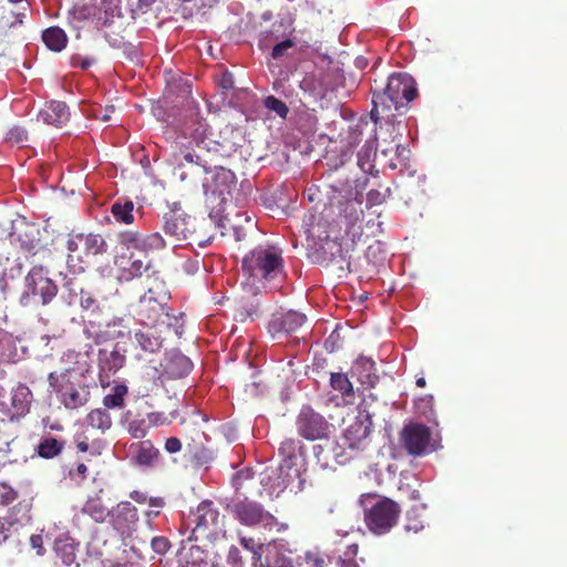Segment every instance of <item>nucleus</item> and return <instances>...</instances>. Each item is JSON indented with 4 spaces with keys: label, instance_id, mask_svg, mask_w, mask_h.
I'll use <instances>...</instances> for the list:
<instances>
[{
    "label": "nucleus",
    "instance_id": "1",
    "mask_svg": "<svg viewBox=\"0 0 567 567\" xmlns=\"http://www.w3.org/2000/svg\"><path fill=\"white\" fill-rule=\"evenodd\" d=\"M207 123L199 113L190 110L188 117L183 124L181 141L173 145V157L178 167L197 166L204 174H208L214 164L210 144L214 141H206Z\"/></svg>",
    "mask_w": 567,
    "mask_h": 567
},
{
    "label": "nucleus",
    "instance_id": "2",
    "mask_svg": "<svg viewBox=\"0 0 567 567\" xmlns=\"http://www.w3.org/2000/svg\"><path fill=\"white\" fill-rule=\"evenodd\" d=\"M414 79L406 73H393L385 87L372 91L371 120L377 124L381 118L391 121L416 97Z\"/></svg>",
    "mask_w": 567,
    "mask_h": 567
},
{
    "label": "nucleus",
    "instance_id": "3",
    "mask_svg": "<svg viewBox=\"0 0 567 567\" xmlns=\"http://www.w3.org/2000/svg\"><path fill=\"white\" fill-rule=\"evenodd\" d=\"M241 271L251 284L282 278L285 272L281 250L270 245L254 248L244 256Z\"/></svg>",
    "mask_w": 567,
    "mask_h": 567
},
{
    "label": "nucleus",
    "instance_id": "4",
    "mask_svg": "<svg viewBox=\"0 0 567 567\" xmlns=\"http://www.w3.org/2000/svg\"><path fill=\"white\" fill-rule=\"evenodd\" d=\"M400 513L398 503L391 498L381 497L364 507V523L372 534L384 535L398 524Z\"/></svg>",
    "mask_w": 567,
    "mask_h": 567
},
{
    "label": "nucleus",
    "instance_id": "5",
    "mask_svg": "<svg viewBox=\"0 0 567 567\" xmlns=\"http://www.w3.org/2000/svg\"><path fill=\"white\" fill-rule=\"evenodd\" d=\"M168 299L169 295L167 291L161 290L156 292L153 288H148L138 302L137 315L141 322L148 327H156L169 320Z\"/></svg>",
    "mask_w": 567,
    "mask_h": 567
},
{
    "label": "nucleus",
    "instance_id": "6",
    "mask_svg": "<svg viewBox=\"0 0 567 567\" xmlns=\"http://www.w3.org/2000/svg\"><path fill=\"white\" fill-rule=\"evenodd\" d=\"M124 363L125 355L116 348H104L99 351V381L103 389L127 390L126 381L117 374Z\"/></svg>",
    "mask_w": 567,
    "mask_h": 567
},
{
    "label": "nucleus",
    "instance_id": "7",
    "mask_svg": "<svg viewBox=\"0 0 567 567\" xmlns=\"http://www.w3.org/2000/svg\"><path fill=\"white\" fill-rule=\"evenodd\" d=\"M66 247L69 258L84 262L91 256L103 255L107 251V243L100 234L72 233L69 236Z\"/></svg>",
    "mask_w": 567,
    "mask_h": 567
},
{
    "label": "nucleus",
    "instance_id": "8",
    "mask_svg": "<svg viewBox=\"0 0 567 567\" xmlns=\"http://www.w3.org/2000/svg\"><path fill=\"white\" fill-rule=\"evenodd\" d=\"M162 372L155 378V386H166V382L179 380L189 374L193 370L192 361L178 350H172L167 352L161 363ZM157 370L154 368V373Z\"/></svg>",
    "mask_w": 567,
    "mask_h": 567
},
{
    "label": "nucleus",
    "instance_id": "9",
    "mask_svg": "<svg viewBox=\"0 0 567 567\" xmlns=\"http://www.w3.org/2000/svg\"><path fill=\"white\" fill-rule=\"evenodd\" d=\"M328 421L310 405H303L297 417V431L308 441L322 440L329 434Z\"/></svg>",
    "mask_w": 567,
    "mask_h": 567
},
{
    "label": "nucleus",
    "instance_id": "10",
    "mask_svg": "<svg viewBox=\"0 0 567 567\" xmlns=\"http://www.w3.org/2000/svg\"><path fill=\"white\" fill-rule=\"evenodd\" d=\"M431 430L420 423L406 424L400 433V444L411 456L417 457L427 453Z\"/></svg>",
    "mask_w": 567,
    "mask_h": 567
},
{
    "label": "nucleus",
    "instance_id": "11",
    "mask_svg": "<svg viewBox=\"0 0 567 567\" xmlns=\"http://www.w3.org/2000/svg\"><path fill=\"white\" fill-rule=\"evenodd\" d=\"M144 403L153 410L146 414L150 422L154 423L155 425L171 423L174 419L177 417L178 409L182 405L176 393L168 395L167 392H156L155 395L152 396L151 403L148 401H145Z\"/></svg>",
    "mask_w": 567,
    "mask_h": 567
},
{
    "label": "nucleus",
    "instance_id": "12",
    "mask_svg": "<svg viewBox=\"0 0 567 567\" xmlns=\"http://www.w3.org/2000/svg\"><path fill=\"white\" fill-rule=\"evenodd\" d=\"M350 374L357 381V390L363 388L365 390L375 388L378 384L389 386L393 382V378L388 374L379 375L375 373V363L370 358H358L351 369Z\"/></svg>",
    "mask_w": 567,
    "mask_h": 567
},
{
    "label": "nucleus",
    "instance_id": "13",
    "mask_svg": "<svg viewBox=\"0 0 567 567\" xmlns=\"http://www.w3.org/2000/svg\"><path fill=\"white\" fill-rule=\"evenodd\" d=\"M118 243L126 249H137L145 254L161 250L166 247V240L159 233L142 234L134 230H124L118 234Z\"/></svg>",
    "mask_w": 567,
    "mask_h": 567
},
{
    "label": "nucleus",
    "instance_id": "14",
    "mask_svg": "<svg viewBox=\"0 0 567 567\" xmlns=\"http://www.w3.org/2000/svg\"><path fill=\"white\" fill-rule=\"evenodd\" d=\"M372 421L369 414H360L347 426L343 432V446L350 450L363 451L369 445V435L371 433Z\"/></svg>",
    "mask_w": 567,
    "mask_h": 567
},
{
    "label": "nucleus",
    "instance_id": "15",
    "mask_svg": "<svg viewBox=\"0 0 567 567\" xmlns=\"http://www.w3.org/2000/svg\"><path fill=\"white\" fill-rule=\"evenodd\" d=\"M32 392H0V412L10 420L25 415L31 406Z\"/></svg>",
    "mask_w": 567,
    "mask_h": 567
},
{
    "label": "nucleus",
    "instance_id": "16",
    "mask_svg": "<svg viewBox=\"0 0 567 567\" xmlns=\"http://www.w3.org/2000/svg\"><path fill=\"white\" fill-rule=\"evenodd\" d=\"M110 523L122 536H130L138 522L137 509L130 502H121L111 511Z\"/></svg>",
    "mask_w": 567,
    "mask_h": 567
},
{
    "label": "nucleus",
    "instance_id": "17",
    "mask_svg": "<svg viewBox=\"0 0 567 567\" xmlns=\"http://www.w3.org/2000/svg\"><path fill=\"white\" fill-rule=\"evenodd\" d=\"M234 514L237 519L247 526H255L272 519V515L265 511L261 504L244 498L234 504Z\"/></svg>",
    "mask_w": 567,
    "mask_h": 567
},
{
    "label": "nucleus",
    "instance_id": "18",
    "mask_svg": "<svg viewBox=\"0 0 567 567\" xmlns=\"http://www.w3.org/2000/svg\"><path fill=\"white\" fill-rule=\"evenodd\" d=\"M192 520L195 524L193 534L216 533L219 528V512L213 502L204 501L198 505L196 512L193 513Z\"/></svg>",
    "mask_w": 567,
    "mask_h": 567
},
{
    "label": "nucleus",
    "instance_id": "19",
    "mask_svg": "<svg viewBox=\"0 0 567 567\" xmlns=\"http://www.w3.org/2000/svg\"><path fill=\"white\" fill-rule=\"evenodd\" d=\"M307 317L298 311L289 310L276 313L269 322V331L272 333L291 334L297 332L306 322Z\"/></svg>",
    "mask_w": 567,
    "mask_h": 567
},
{
    "label": "nucleus",
    "instance_id": "20",
    "mask_svg": "<svg viewBox=\"0 0 567 567\" xmlns=\"http://www.w3.org/2000/svg\"><path fill=\"white\" fill-rule=\"evenodd\" d=\"M39 115L44 123L61 126L70 118L68 105L62 101H50L40 110Z\"/></svg>",
    "mask_w": 567,
    "mask_h": 567
},
{
    "label": "nucleus",
    "instance_id": "21",
    "mask_svg": "<svg viewBox=\"0 0 567 567\" xmlns=\"http://www.w3.org/2000/svg\"><path fill=\"white\" fill-rule=\"evenodd\" d=\"M163 231L171 239V244L176 246L178 241L187 238V223L174 213L166 214L164 216Z\"/></svg>",
    "mask_w": 567,
    "mask_h": 567
},
{
    "label": "nucleus",
    "instance_id": "22",
    "mask_svg": "<svg viewBox=\"0 0 567 567\" xmlns=\"http://www.w3.org/2000/svg\"><path fill=\"white\" fill-rule=\"evenodd\" d=\"M361 205V200L357 198H350L344 203H340L339 217L343 219L347 233H350L362 220L363 209Z\"/></svg>",
    "mask_w": 567,
    "mask_h": 567
},
{
    "label": "nucleus",
    "instance_id": "23",
    "mask_svg": "<svg viewBox=\"0 0 567 567\" xmlns=\"http://www.w3.org/2000/svg\"><path fill=\"white\" fill-rule=\"evenodd\" d=\"M42 41L49 50L60 52L66 47L68 37L61 28L51 27L42 32Z\"/></svg>",
    "mask_w": 567,
    "mask_h": 567
},
{
    "label": "nucleus",
    "instance_id": "24",
    "mask_svg": "<svg viewBox=\"0 0 567 567\" xmlns=\"http://www.w3.org/2000/svg\"><path fill=\"white\" fill-rule=\"evenodd\" d=\"M32 498L30 499H23L19 502L10 513V519L12 522V525H31L32 524Z\"/></svg>",
    "mask_w": 567,
    "mask_h": 567
},
{
    "label": "nucleus",
    "instance_id": "25",
    "mask_svg": "<svg viewBox=\"0 0 567 567\" xmlns=\"http://www.w3.org/2000/svg\"><path fill=\"white\" fill-rule=\"evenodd\" d=\"M82 513L89 515L96 523H103L111 511L104 505L100 496L90 497L82 507Z\"/></svg>",
    "mask_w": 567,
    "mask_h": 567
},
{
    "label": "nucleus",
    "instance_id": "26",
    "mask_svg": "<svg viewBox=\"0 0 567 567\" xmlns=\"http://www.w3.org/2000/svg\"><path fill=\"white\" fill-rule=\"evenodd\" d=\"M134 204L132 200L115 202L111 207V214L115 221L130 225L134 221Z\"/></svg>",
    "mask_w": 567,
    "mask_h": 567
},
{
    "label": "nucleus",
    "instance_id": "27",
    "mask_svg": "<svg viewBox=\"0 0 567 567\" xmlns=\"http://www.w3.org/2000/svg\"><path fill=\"white\" fill-rule=\"evenodd\" d=\"M90 427L105 432L112 425V419L105 409H94L86 415Z\"/></svg>",
    "mask_w": 567,
    "mask_h": 567
},
{
    "label": "nucleus",
    "instance_id": "28",
    "mask_svg": "<svg viewBox=\"0 0 567 567\" xmlns=\"http://www.w3.org/2000/svg\"><path fill=\"white\" fill-rule=\"evenodd\" d=\"M76 374L73 369H65L58 373L56 371L49 373L50 385L58 390H74L72 377Z\"/></svg>",
    "mask_w": 567,
    "mask_h": 567
},
{
    "label": "nucleus",
    "instance_id": "29",
    "mask_svg": "<svg viewBox=\"0 0 567 567\" xmlns=\"http://www.w3.org/2000/svg\"><path fill=\"white\" fill-rule=\"evenodd\" d=\"M64 447V442L59 441L54 437H44L40 444H38V456L44 458H52L59 455Z\"/></svg>",
    "mask_w": 567,
    "mask_h": 567
},
{
    "label": "nucleus",
    "instance_id": "30",
    "mask_svg": "<svg viewBox=\"0 0 567 567\" xmlns=\"http://www.w3.org/2000/svg\"><path fill=\"white\" fill-rule=\"evenodd\" d=\"M135 341L146 352L154 353L162 347V339L151 331H138L135 333Z\"/></svg>",
    "mask_w": 567,
    "mask_h": 567
},
{
    "label": "nucleus",
    "instance_id": "31",
    "mask_svg": "<svg viewBox=\"0 0 567 567\" xmlns=\"http://www.w3.org/2000/svg\"><path fill=\"white\" fill-rule=\"evenodd\" d=\"M159 451L155 449L151 442H142L135 454V461L140 465H152L157 461Z\"/></svg>",
    "mask_w": 567,
    "mask_h": 567
},
{
    "label": "nucleus",
    "instance_id": "32",
    "mask_svg": "<svg viewBox=\"0 0 567 567\" xmlns=\"http://www.w3.org/2000/svg\"><path fill=\"white\" fill-rule=\"evenodd\" d=\"M90 399V392H61L60 401L68 409H78Z\"/></svg>",
    "mask_w": 567,
    "mask_h": 567
},
{
    "label": "nucleus",
    "instance_id": "33",
    "mask_svg": "<svg viewBox=\"0 0 567 567\" xmlns=\"http://www.w3.org/2000/svg\"><path fill=\"white\" fill-rule=\"evenodd\" d=\"M330 385L333 390H354L355 383L350 372H334L330 375Z\"/></svg>",
    "mask_w": 567,
    "mask_h": 567
},
{
    "label": "nucleus",
    "instance_id": "34",
    "mask_svg": "<svg viewBox=\"0 0 567 567\" xmlns=\"http://www.w3.org/2000/svg\"><path fill=\"white\" fill-rule=\"evenodd\" d=\"M357 392H338L337 394L323 399L326 406H346V405H354L355 404V395Z\"/></svg>",
    "mask_w": 567,
    "mask_h": 567
},
{
    "label": "nucleus",
    "instance_id": "35",
    "mask_svg": "<svg viewBox=\"0 0 567 567\" xmlns=\"http://www.w3.org/2000/svg\"><path fill=\"white\" fill-rule=\"evenodd\" d=\"M300 563L301 567H327L328 561L326 559V555L321 554L318 550H308L305 553Z\"/></svg>",
    "mask_w": 567,
    "mask_h": 567
},
{
    "label": "nucleus",
    "instance_id": "36",
    "mask_svg": "<svg viewBox=\"0 0 567 567\" xmlns=\"http://www.w3.org/2000/svg\"><path fill=\"white\" fill-rule=\"evenodd\" d=\"M38 289L40 290L42 302L44 305L51 301L58 292L56 286L48 278L38 279Z\"/></svg>",
    "mask_w": 567,
    "mask_h": 567
},
{
    "label": "nucleus",
    "instance_id": "37",
    "mask_svg": "<svg viewBox=\"0 0 567 567\" xmlns=\"http://www.w3.org/2000/svg\"><path fill=\"white\" fill-rule=\"evenodd\" d=\"M152 270L151 261H143L141 259L132 260L130 267L126 271L130 275V278L142 277L144 274H147V277H151L148 274Z\"/></svg>",
    "mask_w": 567,
    "mask_h": 567
},
{
    "label": "nucleus",
    "instance_id": "38",
    "mask_svg": "<svg viewBox=\"0 0 567 567\" xmlns=\"http://www.w3.org/2000/svg\"><path fill=\"white\" fill-rule=\"evenodd\" d=\"M155 2L156 0H127L132 18L135 19L138 16L145 14Z\"/></svg>",
    "mask_w": 567,
    "mask_h": 567
},
{
    "label": "nucleus",
    "instance_id": "39",
    "mask_svg": "<svg viewBox=\"0 0 567 567\" xmlns=\"http://www.w3.org/2000/svg\"><path fill=\"white\" fill-rule=\"evenodd\" d=\"M237 217H238L237 223H230L229 219L227 221L230 224L229 227L233 229V235H234L235 239L237 241H241L246 238L247 233H246V229L240 225V221L244 220V221L250 224L251 226H255V224L252 223L250 216H248L246 213H244L243 215H238Z\"/></svg>",
    "mask_w": 567,
    "mask_h": 567
},
{
    "label": "nucleus",
    "instance_id": "40",
    "mask_svg": "<svg viewBox=\"0 0 567 567\" xmlns=\"http://www.w3.org/2000/svg\"><path fill=\"white\" fill-rule=\"evenodd\" d=\"M265 106L275 112L278 116H280L281 118H285L289 112V109L288 106L286 105L285 102H282L281 100L275 97V96H268L266 97L265 100Z\"/></svg>",
    "mask_w": 567,
    "mask_h": 567
},
{
    "label": "nucleus",
    "instance_id": "41",
    "mask_svg": "<svg viewBox=\"0 0 567 567\" xmlns=\"http://www.w3.org/2000/svg\"><path fill=\"white\" fill-rule=\"evenodd\" d=\"M79 303L85 311L94 312L99 309V303L95 297L90 291L82 288H80Z\"/></svg>",
    "mask_w": 567,
    "mask_h": 567
},
{
    "label": "nucleus",
    "instance_id": "42",
    "mask_svg": "<svg viewBox=\"0 0 567 567\" xmlns=\"http://www.w3.org/2000/svg\"><path fill=\"white\" fill-rule=\"evenodd\" d=\"M390 195V188H385L384 192L378 189H371L367 194V206H378L385 202L386 197Z\"/></svg>",
    "mask_w": 567,
    "mask_h": 567
},
{
    "label": "nucleus",
    "instance_id": "43",
    "mask_svg": "<svg viewBox=\"0 0 567 567\" xmlns=\"http://www.w3.org/2000/svg\"><path fill=\"white\" fill-rule=\"evenodd\" d=\"M295 47V42L290 39H286L276 43L271 51V58L278 60L288 54V51Z\"/></svg>",
    "mask_w": 567,
    "mask_h": 567
},
{
    "label": "nucleus",
    "instance_id": "44",
    "mask_svg": "<svg viewBox=\"0 0 567 567\" xmlns=\"http://www.w3.org/2000/svg\"><path fill=\"white\" fill-rule=\"evenodd\" d=\"M128 392H114L104 396L103 404L106 409L122 408L124 405V395Z\"/></svg>",
    "mask_w": 567,
    "mask_h": 567
},
{
    "label": "nucleus",
    "instance_id": "45",
    "mask_svg": "<svg viewBox=\"0 0 567 567\" xmlns=\"http://www.w3.org/2000/svg\"><path fill=\"white\" fill-rule=\"evenodd\" d=\"M19 225L20 226H24L25 225V221H24V218L20 221H18V224H16L13 226L14 228V234H17L18 236V239L21 241L22 246H24L28 250L32 249L33 246H34V239H33V236L32 234L29 235L28 233H24L22 234L20 230H19Z\"/></svg>",
    "mask_w": 567,
    "mask_h": 567
},
{
    "label": "nucleus",
    "instance_id": "46",
    "mask_svg": "<svg viewBox=\"0 0 567 567\" xmlns=\"http://www.w3.org/2000/svg\"><path fill=\"white\" fill-rule=\"evenodd\" d=\"M17 498L16 491L6 483H0V504L6 506Z\"/></svg>",
    "mask_w": 567,
    "mask_h": 567
},
{
    "label": "nucleus",
    "instance_id": "47",
    "mask_svg": "<svg viewBox=\"0 0 567 567\" xmlns=\"http://www.w3.org/2000/svg\"><path fill=\"white\" fill-rule=\"evenodd\" d=\"M324 250L330 251V259L334 260L337 258L344 259L343 251L341 245L336 240H327L323 246Z\"/></svg>",
    "mask_w": 567,
    "mask_h": 567
},
{
    "label": "nucleus",
    "instance_id": "48",
    "mask_svg": "<svg viewBox=\"0 0 567 567\" xmlns=\"http://www.w3.org/2000/svg\"><path fill=\"white\" fill-rule=\"evenodd\" d=\"M169 547H171V544H169L168 539L165 537H154L152 539V548L157 554L163 555V554L167 553Z\"/></svg>",
    "mask_w": 567,
    "mask_h": 567
},
{
    "label": "nucleus",
    "instance_id": "49",
    "mask_svg": "<svg viewBox=\"0 0 567 567\" xmlns=\"http://www.w3.org/2000/svg\"><path fill=\"white\" fill-rule=\"evenodd\" d=\"M296 441L292 439H287L284 442H281L279 452L287 456L288 458H291L295 455L296 452Z\"/></svg>",
    "mask_w": 567,
    "mask_h": 567
},
{
    "label": "nucleus",
    "instance_id": "50",
    "mask_svg": "<svg viewBox=\"0 0 567 567\" xmlns=\"http://www.w3.org/2000/svg\"><path fill=\"white\" fill-rule=\"evenodd\" d=\"M70 63L73 68H81L82 70H85L92 65L93 61L80 54H73L70 59Z\"/></svg>",
    "mask_w": 567,
    "mask_h": 567
},
{
    "label": "nucleus",
    "instance_id": "51",
    "mask_svg": "<svg viewBox=\"0 0 567 567\" xmlns=\"http://www.w3.org/2000/svg\"><path fill=\"white\" fill-rule=\"evenodd\" d=\"M359 546L358 544H350L346 547L343 553V557L340 558L341 565L347 564L348 561H355L354 558L358 555Z\"/></svg>",
    "mask_w": 567,
    "mask_h": 567
},
{
    "label": "nucleus",
    "instance_id": "52",
    "mask_svg": "<svg viewBox=\"0 0 567 567\" xmlns=\"http://www.w3.org/2000/svg\"><path fill=\"white\" fill-rule=\"evenodd\" d=\"M12 522L7 517L0 516V542H4L8 539L10 535V529L12 527Z\"/></svg>",
    "mask_w": 567,
    "mask_h": 567
},
{
    "label": "nucleus",
    "instance_id": "53",
    "mask_svg": "<svg viewBox=\"0 0 567 567\" xmlns=\"http://www.w3.org/2000/svg\"><path fill=\"white\" fill-rule=\"evenodd\" d=\"M8 140L14 143H22L27 140V132L22 128L14 127L8 133Z\"/></svg>",
    "mask_w": 567,
    "mask_h": 567
},
{
    "label": "nucleus",
    "instance_id": "54",
    "mask_svg": "<svg viewBox=\"0 0 567 567\" xmlns=\"http://www.w3.org/2000/svg\"><path fill=\"white\" fill-rule=\"evenodd\" d=\"M182 449V442L177 437H169L165 442V450L168 453H177Z\"/></svg>",
    "mask_w": 567,
    "mask_h": 567
},
{
    "label": "nucleus",
    "instance_id": "55",
    "mask_svg": "<svg viewBox=\"0 0 567 567\" xmlns=\"http://www.w3.org/2000/svg\"><path fill=\"white\" fill-rule=\"evenodd\" d=\"M405 528L408 530H413V532L416 533V532H419L420 529L423 528V525H422V522L419 518H416V517L412 518L411 517V513L409 512L408 513V523L405 525Z\"/></svg>",
    "mask_w": 567,
    "mask_h": 567
},
{
    "label": "nucleus",
    "instance_id": "56",
    "mask_svg": "<svg viewBox=\"0 0 567 567\" xmlns=\"http://www.w3.org/2000/svg\"><path fill=\"white\" fill-rule=\"evenodd\" d=\"M252 378V383L251 385L254 388H261V386H266V383H265V378H264V373L262 371H255L251 375Z\"/></svg>",
    "mask_w": 567,
    "mask_h": 567
},
{
    "label": "nucleus",
    "instance_id": "57",
    "mask_svg": "<svg viewBox=\"0 0 567 567\" xmlns=\"http://www.w3.org/2000/svg\"><path fill=\"white\" fill-rule=\"evenodd\" d=\"M240 544L244 548H246L252 553H256V542L254 538L241 537Z\"/></svg>",
    "mask_w": 567,
    "mask_h": 567
},
{
    "label": "nucleus",
    "instance_id": "58",
    "mask_svg": "<svg viewBox=\"0 0 567 567\" xmlns=\"http://www.w3.org/2000/svg\"><path fill=\"white\" fill-rule=\"evenodd\" d=\"M233 78L230 74H223L219 84L223 89L229 90L233 87Z\"/></svg>",
    "mask_w": 567,
    "mask_h": 567
},
{
    "label": "nucleus",
    "instance_id": "59",
    "mask_svg": "<svg viewBox=\"0 0 567 567\" xmlns=\"http://www.w3.org/2000/svg\"><path fill=\"white\" fill-rule=\"evenodd\" d=\"M130 496H131L132 499H134L135 502H137L140 504H144L147 501L146 495L144 493H142V492H138V491L132 492Z\"/></svg>",
    "mask_w": 567,
    "mask_h": 567
},
{
    "label": "nucleus",
    "instance_id": "60",
    "mask_svg": "<svg viewBox=\"0 0 567 567\" xmlns=\"http://www.w3.org/2000/svg\"><path fill=\"white\" fill-rule=\"evenodd\" d=\"M130 432L136 439L143 437L145 435V431L140 427H134L133 423L130 424Z\"/></svg>",
    "mask_w": 567,
    "mask_h": 567
},
{
    "label": "nucleus",
    "instance_id": "61",
    "mask_svg": "<svg viewBox=\"0 0 567 567\" xmlns=\"http://www.w3.org/2000/svg\"><path fill=\"white\" fill-rule=\"evenodd\" d=\"M75 473L78 476H80L82 480H84L86 477V473H87V467L85 464L81 463L78 465L76 470H75Z\"/></svg>",
    "mask_w": 567,
    "mask_h": 567
},
{
    "label": "nucleus",
    "instance_id": "62",
    "mask_svg": "<svg viewBox=\"0 0 567 567\" xmlns=\"http://www.w3.org/2000/svg\"><path fill=\"white\" fill-rule=\"evenodd\" d=\"M43 230H44V233H47V234H48V238H43V237L41 236L40 238H38V241H44V243H43V246H48L49 240H50V241H52V243L54 241L55 234H54V231H53V233H52V235H50V234H49V231L47 230V227H44V229H43Z\"/></svg>",
    "mask_w": 567,
    "mask_h": 567
},
{
    "label": "nucleus",
    "instance_id": "63",
    "mask_svg": "<svg viewBox=\"0 0 567 567\" xmlns=\"http://www.w3.org/2000/svg\"><path fill=\"white\" fill-rule=\"evenodd\" d=\"M110 112H114V106H110L105 110V113L101 116L103 122H106L111 118Z\"/></svg>",
    "mask_w": 567,
    "mask_h": 567
},
{
    "label": "nucleus",
    "instance_id": "64",
    "mask_svg": "<svg viewBox=\"0 0 567 567\" xmlns=\"http://www.w3.org/2000/svg\"><path fill=\"white\" fill-rule=\"evenodd\" d=\"M76 446L80 452H86L89 450V444L85 441L79 442Z\"/></svg>",
    "mask_w": 567,
    "mask_h": 567
}]
</instances>
